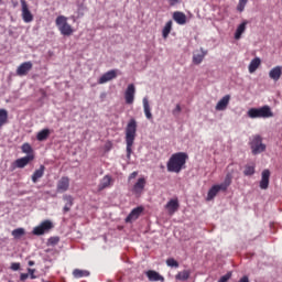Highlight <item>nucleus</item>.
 Listing matches in <instances>:
<instances>
[{
  "instance_id": "f257e3e1",
  "label": "nucleus",
  "mask_w": 282,
  "mask_h": 282,
  "mask_svg": "<svg viewBox=\"0 0 282 282\" xmlns=\"http://www.w3.org/2000/svg\"><path fill=\"white\" fill-rule=\"evenodd\" d=\"M138 132V121L135 119H130L126 127V144H127V159L131 160V154L133 153V142H135V135Z\"/></svg>"
},
{
  "instance_id": "f03ea898",
  "label": "nucleus",
  "mask_w": 282,
  "mask_h": 282,
  "mask_svg": "<svg viewBox=\"0 0 282 282\" xmlns=\"http://www.w3.org/2000/svg\"><path fill=\"white\" fill-rule=\"evenodd\" d=\"M188 160V154L186 152H178L172 154L167 161L169 173H181L182 169L186 166V161Z\"/></svg>"
},
{
  "instance_id": "7ed1b4c3",
  "label": "nucleus",
  "mask_w": 282,
  "mask_h": 282,
  "mask_svg": "<svg viewBox=\"0 0 282 282\" xmlns=\"http://www.w3.org/2000/svg\"><path fill=\"white\" fill-rule=\"evenodd\" d=\"M232 184V174L228 173L225 177V181L221 184L213 185L208 191L207 200L210 202L217 197L219 191L226 192L228 187Z\"/></svg>"
},
{
  "instance_id": "20e7f679",
  "label": "nucleus",
  "mask_w": 282,
  "mask_h": 282,
  "mask_svg": "<svg viewBox=\"0 0 282 282\" xmlns=\"http://www.w3.org/2000/svg\"><path fill=\"white\" fill-rule=\"evenodd\" d=\"M249 147L252 155H259L265 152V149L268 148L265 143H263V137H261V134H253L250 137Z\"/></svg>"
},
{
  "instance_id": "39448f33",
  "label": "nucleus",
  "mask_w": 282,
  "mask_h": 282,
  "mask_svg": "<svg viewBox=\"0 0 282 282\" xmlns=\"http://www.w3.org/2000/svg\"><path fill=\"white\" fill-rule=\"evenodd\" d=\"M249 118H274V112L270 106H262L261 108H250L247 112Z\"/></svg>"
},
{
  "instance_id": "423d86ee",
  "label": "nucleus",
  "mask_w": 282,
  "mask_h": 282,
  "mask_svg": "<svg viewBox=\"0 0 282 282\" xmlns=\"http://www.w3.org/2000/svg\"><path fill=\"white\" fill-rule=\"evenodd\" d=\"M55 25L63 36H72L74 34V29L69 25L65 15H58L55 20Z\"/></svg>"
},
{
  "instance_id": "0eeeda50",
  "label": "nucleus",
  "mask_w": 282,
  "mask_h": 282,
  "mask_svg": "<svg viewBox=\"0 0 282 282\" xmlns=\"http://www.w3.org/2000/svg\"><path fill=\"white\" fill-rule=\"evenodd\" d=\"M52 228H54V224L51 223V220H44L33 229V235H35L36 237H41V235L50 232Z\"/></svg>"
},
{
  "instance_id": "6e6552de",
  "label": "nucleus",
  "mask_w": 282,
  "mask_h": 282,
  "mask_svg": "<svg viewBox=\"0 0 282 282\" xmlns=\"http://www.w3.org/2000/svg\"><path fill=\"white\" fill-rule=\"evenodd\" d=\"M21 8H22V19L24 23H32L34 21V15L30 8L28 7V2L25 0H21Z\"/></svg>"
},
{
  "instance_id": "1a4fd4ad",
  "label": "nucleus",
  "mask_w": 282,
  "mask_h": 282,
  "mask_svg": "<svg viewBox=\"0 0 282 282\" xmlns=\"http://www.w3.org/2000/svg\"><path fill=\"white\" fill-rule=\"evenodd\" d=\"M124 98L127 105H133V100H135V85L129 84L126 93H124Z\"/></svg>"
},
{
  "instance_id": "9d476101",
  "label": "nucleus",
  "mask_w": 282,
  "mask_h": 282,
  "mask_svg": "<svg viewBox=\"0 0 282 282\" xmlns=\"http://www.w3.org/2000/svg\"><path fill=\"white\" fill-rule=\"evenodd\" d=\"M144 186H147V180L144 177H141L137 181V183L132 187V193L140 197L142 193L144 192Z\"/></svg>"
},
{
  "instance_id": "9b49d317",
  "label": "nucleus",
  "mask_w": 282,
  "mask_h": 282,
  "mask_svg": "<svg viewBox=\"0 0 282 282\" xmlns=\"http://www.w3.org/2000/svg\"><path fill=\"white\" fill-rule=\"evenodd\" d=\"M142 213H144V207L142 206L132 209L131 213L127 216L126 223L131 224L135 221L142 215Z\"/></svg>"
},
{
  "instance_id": "f8f14e48",
  "label": "nucleus",
  "mask_w": 282,
  "mask_h": 282,
  "mask_svg": "<svg viewBox=\"0 0 282 282\" xmlns=\"http://www.w3.org/2000/svg\"><path fill=\"white\" fill-rule=\"evenodd\" d=\"M165 208H166L169 215H175V213H177L180 210V200L177 198L170 199L166 203Z\"/></svg>"
},
{
  "instance_id": "ddd939ff",
  "label": "nucleus",
  "mask_w": 282,
  "mask_h": 282,
  "mask_svg": "<svg viewBox=\"0 0 282 282\" xmlns=\"http://www.w3.org/2000/svg\"><path fill=\"white\" fill-rule=\"evenodd\" d=\"M117 77L118 72L116 69L108 70L98 79V85H105V83H109V80H113Z\"/></svg>"
},
{
  "instance_id": "4468645a",
  "label": "nucleus",
  "mask_w": 282,
  "mask_h": 282,
  "mask_svg": "<svg viewBox=\"0 0 282 282\" xmlns=\"http://www.w3.org/2000/svg\"><path fill=\"white\" fill-rule=\"evenodd\" d=\"M69 191V177L63 176L57 182L56 192L57 193H67Z\"/></svg>"
},
{
  "instance_id": "2eb2a0df",
  "label": "nucleus",
  "mask_w": 282,
  "mask_h": 282,
  "mask_svg": "<svg viewBox=\"0 0 282 282\" xmlns=\"http://www.w3.org/2000/svg\"><path fill=\"white\" fill-rule=\"evenodd\" d=\"M33 67L32 62H24L17 68L18 76H28Z\"/></svg>"
},
{
  "instance_id": "dca6fc26",
  "label": "nucleus",
  "mask_w": 282,
  "mask_h": 282,
  "mask_svg": "<svg viewBox=\"0 0 282 282\" xmlns=\"http://www.w3.org/2000/svg\"><path fill=\"white\" fill-rule=\"evenodd\" d=\"M145 276H148L149 281L151 282H164V275L160 274V272L155 271V270H148L145 272Z\"/></svg>"
},
{
  "instance_id": "f3484780",
  "label": "nucleus",
  "mask_w": 282,
  "mask_h": 282,
  "mask_svg": "<svg viewBox=\"0 0 282 282\" xmlns=\"http://www.w3.org/2000/svg\"><path fill=\"white\" fill-rule=\"evenodd\" d=\"M269 186H270V170H263L261 181H260V188L262 191H268Z\"/></svg>"
},
{
  "instance_id": "a211bd4d",
  "label": "nucleus",
  "mask_w": 282,
  "mask_h": 282,
  "mask_svg": "<svg viewBox=\"0 0 282 282\" xmlns=\"http://www.w3.org/2000/svg\"><path fill=\"white\" fill-rule=\"evenodd\" d=\"M230 105V95L224 96L216 105V111H226Z\"/></svg>"
},
{
  "instance_id": "6ab92c4d",
  "label": "nucleus",
  "mask_w": 282,
  "mask_h": 282,
  "mask_svg": "<svg viewBox=\"0 0 282 282\" xmlns=\"http://www.w3.org/2000/svg\"><path fill=\"white\" fill-rule=\"evenodd\" d=\"M113 184V178H111L110 175H105L100 182H99V185H98V191L99 193L101 191H105V188H109V186H111Z\"/></svg>"
},
{
  "instance_id": "aec40b11",
  "label": "nucleus",
  "mask_w": 282,
  "mask_h": 282,
  "mask_svg": "<svg viewBox=\"0 0 282 282\" xmlns=\"http://www.w3.org/2000/svg\"><path fill=\"white\" fill-rule=\"evenodd\" d=\"M32 160H34V155L29 154L26 156L15 160V166L17 169H25V166H28L29 162H32Z\"/></svg>"
},
{
  "instance_id": "412c9836",
  "label": "nucleus",
  "mask_w": 282,
  "mask_h": 282,
  "mask_svg": "<svg viewBox=\"0 0 282 282\" xmlns=\"http://www.w3.org/2000/svg\"><path fill=\"white\" fill-rule=\"evenodd\" d=\"M173 20L175 21V23H177L178 25H186V14L184 12L181 11H175L173 13Z\"/></svg>"
},
{
  "instance_id": "4be33fe9",
  "label": "nucleus",
  "mask_w": 282,
  "mask_h": 282,
  "mask_svg": "<svg viewBox=\"0 0 282 282\" xmlns=\"http://www.w3.org/2000/svg\"><path fill=\"white\" fill-rule=\"evenodd\" d=\"M45 175V165H41L40 169L35 170L31 176L33 184H36Z\"/></svg>"
},
{
  "instance_id": "5701e85b",
  "label": "nucleus",
  "mask_w": 282,
  "mask_h": 282,
  "mask_svg": "<svg viewBox=\"0 0 282 282\" xmlns=\"http://www.w3.org/2000/svg\"><path fill=\"white\" fill-rule=\"evenodd\" d=\"M282 76V67L281 66H275L269 72V77L272 80H279Z\"/></svg>"
},
{
  "instance_id": "b1692460",
  "label": "nucleus",
  "mask_w": 282,
  "mask_h": 282,
  "mask_svg": "<svg viewBox=\"0 0 282 282\" xmlns=\"http://www.w3.org/2000/svg\"><path fill=\"white\" fill-rule=\"evenodd\" d=\"M143 111L148 120H153V113H151V105H149V99L143 98Z\"/></svg>"
},
{
  "instance_id": "393cba45",
  "label": "nucleus",
  "mask_w": 282,
  "mask_h": 282,
  "mask_svg": "<svg viewBox=\"0 0 282 282\" xmlns=\"http://www.w3.org/2000/svg\"><path fill=\"white\" fill-rule=\"evenodd\" d=\"M63 200L68 202V204H65L64 206V213H69L74 206V197H72V195H64Z\"/></svg>"
},
{
  "instance_id": "a878e982",
  "label": "nucleus",
  "mask_w": 282,
  "mask_h": 282,
  "mask_svg": "<svg viewBox=\"0 0 282 282\" xmlns=\"http://www.w3.org/2000/svg\"><path fill=\"white\" fill-rule=\"evenodd\" d=\"M173 30V21L170 20L165 23L163 30H162V36L163 39H169V35L171 34V31Z\"/></svg>"
},
{
  "instance_id": "bb28decb",
  "label": "nucleus",
  "mask_w": 282,
  "mask_h": 282,
  "mask_svg": "<svg viewBox=\"0 0 282 282\" xmlns=\"http://www.w3.org/2000/svg\"><path fill=\"white\" fill-rule=\"evenodd\" d=\"M261 65V58L256 57L249 64V74H254L256 69H259Z\"/></svg>"
},
{
  "instance_id": "cd10ccee",
  "label": "nucleus",
  "mask_w": 282,
  "mask_h": 282,
  "mask_svg": "<svg viewBox=\"0 0 282 282\" xmlns=\"http://www.w3.org/2000/svg\"><path fill=\"white\" fill-rule=\"evenodd\" d=\"M50 133H52L50 129H43L37 132L36 140H39V142H45V140L50 138Z\"/></svg>"
},
{
  "instance_id": "c85d7f7f",
  "label": "nucleus",
  "mask_w": 282,
  "mask_h": 282,
  "mask_svg": "<svg viewBox=\"0 0 282 282\" xmlns=\"http://www.w3.org/2000/svg\"><path fill=\"white\" fill-rule=\"evenodd\" d=\"M200 54H194L193 55V63L194 65H200V63L204 61L205 56H206V52L204 51V48H200Z\"/></svg>"
},
{
  "instance_id": "c756f323",
  "label": "nucleus",
  "mask_w": 282,
  "mask_h": 282,
  "mask_svg": "<svg viewBox=\"0 0 282 282\" xmlns=\"http://www.w3.org/2000/svg\"><path fill=\"white\" fill-rule=\"evenodd\" d=\"M176 281H188L191 279V271L189 270H184L178 272L175 275Z\"/></svg>"
},
{
  "instance_id": "7c9ffc66",
  "label": "nucleus",
  "mask_w": 282,
  "mask_h": 282,
  "mask_svg": "<svg viewBox=\"0 0 282 282\" xmlns=\"http://www.w3.org/2000/svg\"><path fill=\"white\" fill-rule=\"evenodd\" d=\"M246 25H248L247 22H242L241 24H239V26L237 28L236 30V33H235V39L237 41H239V39H241V34H243V32H246Z\"/></svg>"
},
{
  "instance_id": "2f4dec72",
  "label": "nucleus",
  "mask_w": 282,
  "mask_h": 282,
  "mask_svg": "<svg viewBox=\"0 0 282 282\" xmlns=\"http://www.w3.org/2000/svg\"><path fill=\"white\" fill-rule=\"evenodd\" d=\"M4 124H8V110L1 108V109H0V129H1Z\"/></svg>"
},
{
  "instance_id": "473e14b6",
  "label": "nucleus",
  "mask_w": 282,
  "mask_h": 282,
  "mask_svg": "<svg viewBox=\"0 0 282 282\" xmlns=\"http://www.w3.org/2000/svg\"><path fill=\"white\" fill-rule=\"evenodd\" d=\"M73 276L75 279H83V276H89V271L87 270H80V269H75L73 271Z\"/></svg>"
},
{
  "instance_id": "72a5a7b5",
  "label": "nucleus",
  "mask_w": 282,
  "mask_h": 282,
  "mask_svg": "<svg viewBox=\"0 0 282 282\" xmlns=\"http://www.w3.org/2000/svg\"><path fill=\"white\" fill-rule=\"evenodd\" d=\"M23 235H25V229L23 228H18L12 231V237H14V239H21Z\"/></svg>"
},
{
  "instance_id": "f704fd0d",
  "label": "nucleus",
  "mask_w": 282,
  "mask_h": 282,
  "mask_svg": "<svg viewBox=\"0 0 282 282\" xmlns=\"http://www.w3.org/2000/svg\"><path fill=\"white\" fill-rule=\"evenodd\" d=\"M243 175H246L247 177H250L251 175H254V165H246L245 171H243Z\"/></svg>"
},
{
  "instance_id": "c9c22d12",
  "label": "nucleus",
  "mask_w": 282,
  "mask_h": 282,
  "mask_svg": "<svg viewBox=\"0 0 282 282\" xmlns=\"http://www.w3.org/2000/svg\"><path fill=\"white\" fill-rule=\"evenodd\" d=\"M166 265H169V268H180V262H177L175 259L173 258H169L166 260Z\"/></svg>"
},
{
  "instance_id": "e433bc0d",
  "label": "nucleus",
  "mask_w": 282,
  "mask_h": 282,
  "mask_svg": "<svg viewBox=\"0 0 282 282\" xmlns=\"http://www.w3.org/2000/svg\"><path fill=\"white\" fill-rule=\"evenodd\" d=\"M247 4H248V0H239V3L237 6L238 12H243V10H246Z\"/></svg>"
},
{
  "instance_id": "4c0bfd02",
  "label": "nucleus",
  "mask_w": 282,
  "mask_h": 282,
  "mask_svg": "<svg viewBox=\"0 0 282 282\" xmlns=\"http://www.w3.org/2000/svg\"><path fill=\"white\" fill-rule=\"evenodd\" d=\"M61 238L58 237H51L48 238V246H58Z\"/></svg>"
},
{
  "instance_id": "58836bf2",
  "label": "nucleus",
  "mask_w": 282,
  "mask_h": 282,
  "mask_svg": "<svg viewBox=\"0 0 282 282\" xmlns=\"http://www.w3.org/2000/svg\"><path fill=\"white\" fill-rule=\"evenodd\" d=\"M22 153H32V145L30 143H24L22 147Z\"/></svg>"
},
{
  "instance_id": "ea45409f",
  "label": "nucleus",
  "mask_w": 282,
  "mask_h": 282,
  "mask_svg": "<svg viewBox=\"0 0 282 282\" xmlns=\"http://www.w3.org/2000/svg\"><path fill=\"white\" fill-rule=\"evenodd\" d=\"M232 278V273L231 272H228L227 274L223 275L218 282H228L230 281V279Z\"/></svg>"
},
{
  "instance_id": "a19ab883",
  "label": "nucleus",
  "mask_w": 282,
  "mask_h": 282,
  "mask_svg": "<svg viewBox=\"0 0 282 282\" xmlns=\"http://www.w3.org/2000/svg\"><path fill=\"white\" fill-rule=\"evenodd\" d=\"M181 112H182V107L180 106V104H177L175 109L172 111V113L173 116H180Z\"/></svg>"
},
{
  "instance_id": "79ce46f5",
  "label": "nucleus",
  "mask_w": 282,
  "mask_h": 282,
  "mask_svg": "<svg viewBox=\"0 0 282 282\" xmlns=\"http://www.w3.org/2000/svg\"><path fill=\"white\" fill-rule=\"evenodd\" d=\"M11 270H13L14 272H17V270H21V263L19 262L11 263Z\"/></svg>"
},
{
  "instance_id": "37998d69",
  "label": "nucleus",
  "mask_w": 282,
  "mask_h": 282,
  "mask_svg": "<svg viewBox=\"0 0 282 282\" xmlns=\"http://www.w3.org/2000/svg\"><path fill=\"white\" fill-rule=\"evenodd\" d=\"M28 279H30V273L20 274V281L24 282V281H28Z\"/></svg>"
},
{
  "instance_id": "c03bdc74",
  "label": "nucleus",
  "mask_w": 282,
  "mask_h": 282,
  "mask_svg": "<svg viewBox=\"0 0 282 282\" xmlns=\"http://www.w3.org/2000/svg\"><path fill=\"white\" fill-rule=\"evenodd\" d=\"M28 272H29L31 279H36V275H34V272H35L34 269H28Z\"/></svg>"
},
{
  "instance_id": "a18cd8bd",
  "label": "nucleus",
  "mask_w": 282,
  "mask_h": 282,
  "mask_svg": "<svg viewBox=\"0 0 282 282\" xmlns=\"http://www.w3.org/2000/svg\"><path fill=\"white\" fill-rule=\"evenodd\" d=\"M134 177H138V172H132L129 176V180H134Z\"/></svg>"
},
{
  "instance_id": "49530a36",
  "label": "nucleus",
  "mask_w": 282,
  "mask_h": 282,
  "mask_svg": "<svg viewBox=\"0 0 282 282\" xmlns=\"http://www.w3.org/2000/svg\"><path fill=\"white\" fill-rule=\"evenodd\" d=\"M171 2V6H175L180 0H169Z\"/></svg>"
},
{
  "instance_id": "de8ad7c7",
  "label": "nucleus",
  "mask_w": 282,
  "mask_h": 282,
  "mask_svg": "<svg viewBox=\"0 0 282 282\" xmlns=\"http://www.w3.org/2000/svg\"><path fill=\"white\" fill-rule=\"evenodd\" d=\"M29 265L30 267L34 265V261H29Z\"/></svg>"
},
{
  "instance_id": "09e8293b",
  "label": "nucleus",
  "mask_w": 282,
  "mask_h": 282,
  "mask_svg": "<svg viewBox=\"0 0 282 282\" xmlns=\"http://www.w3.org/2000/svg\"><path fill=\"white\" fill-rule=\"evenodd\" d=\"M64 202H66V204H69V200H64Z\"/></svg>"
}]
</instances>
